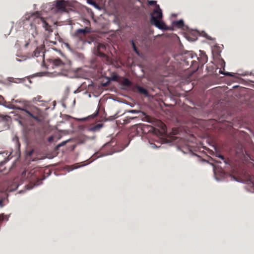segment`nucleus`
<instances>
[{"instance_id":"f257e3e1","label":"nucleus","mask_w":254,"mask_h":254,"mask_svg":"<svg viewBox=\"0 0 254 254\" xmlns=\"http://www.w3.org/2000/svg\"><path fill=\"white\" fill-rule=\"evenodd\" d=\"M12 103L13 104L19 103L21 105L17 106L13 104V108L24 111L37 122L42 123L44 121L45 117L44 112L36 106L30 105L27 101L18 100H13Z\"/></svg>"},{"instance_id":"f03ea898","label":"nucleus","mask_w":254,"mask_h":254,"mask_svg":"<svg viewBox=\"0 0 254 254\" xmlns=\"http://www.w3.org/2000/svg\"><path fill=\"white\" fill-rule=\"evenodd\" d=\"M29 20L32 21V24H40L49 32H52L51 26L46 21L45 19L41 17L39 12H36L28 17Z\"/></svg>"},{"instance_id":"7ed1b4c3","label":"nucleus","mask_w":254,"mask_h":254,"mask_svg":"<svg viewBox=\"0 0 254 254\" xmlns=\"http://www.w3.org/2000/svg\"><path fill=\"white\" fill-rule=\"evenodd\" d=\"M91 32V28L86 27L84 29L76 30L74 34V36L78 38L80 41H83L86 35Z\"/></svg>"},{"instance_id":"20e7f679","label":"nucleus","mask_w":254,"mask_h":254,"mask_svg":"<svg viewBox=\"0 0 254 254\" xmlns=\"http://www.w3.org/2000/svg\"><path fill=\"white\" fill-rule=\"evenodd\" d=\"M162 17V10L159 5H157L151 14L150 22L158 19H161Z\"/></svg>"},{"instance_id":"39448f33","label":"nucleus","mask_w":254,"mask_h":254,"mask_svg":"<svg viewBox=\"0 0 254 254\" xmlns=\"http://www.w3.org/2000/svg\"><path fill=\"white\" fill-rule=\"evenodd\" d=\"M66 2L65 0H62L57 1L56 8L57 12H61L66 11Z\"/></svg>"},{"instance_id":"423d86ee","label":"nucleus","mask_w":254,"mask_h":254,"mask_svg":"<svg viewBox=\"0 0 254 254\" xmlns=\"http://www.w3.org/2000/svg\"><path fill=\"white\" fill-rule=\"evenodd\" d=\"M150 23L160 29L166 30L170 29V28L167 26L161 20V19H158Z\"/></svg>"},{"instance_id":"0eeeda50","label":"nucleus","mask_w":254,"mask_h":254,"mask_svg":"<svg viewBox=\"0 0 254 254\" xmlns=\"http://www.w3.org/2000/svg\"><path fill=\"white\" fill-rule=\"evenodd\" d=\"M52 65L54 68H57L62 70L64 66V64L60 59H57L53 60Z\"/></svg>"},{"instance_id":"6e6552de","label":"nucleus","mask_w":254,"mask_h":254,"mask_svg":"<svg viewBox=\"0 0 254 254\" xmlns=\"http://www.w3.org/2000/svg\"><path fill=\"white\" fill-rule=\"evenodd\" d=\"M131 133L130 134V136H133L134 135H136L139 134L140 132L143 130L142 127L140 126H137L136 125L132 126L130 129Z\"/></svg>"},{"instance_id":"1a4fd4ad","label":"nucleus","mask_w":254,"mask_h":254,"mask_svg":"<svg viewBox=\"0 0 254 254\" xmlns=\"http://www.w3.org/2000/svg\"><path fill=\"white\" fill-rule=\"evenodd\" d=\"M106 50V46L103 44H99L97 47V55L101 57H105L106 55L104 51Z\"/></svg>"},{"instance_id":"9d476101","label":"nucleus","mask_w":254,"mask_h":254,"mask_svg":"<svg viewBox=\"0 0 254 254\" xmlns=\"http://www.w3.org/2000/svg\"><path fill=\"white\" fill-rule=\"evenodd\" d=\"M103 125L102 124H98L89 127L88 130L89 131L95 132L99 130L100 128L103 127Z\"/></svg>"},{"instance_id":"9b49d317","label":"nucleus","mask_w":254,"mask_h":254,"mask_svg":"<svg viewBox=\"0 0 254 254\" xmlns=\"http://www.w3.org/2000/svg\"><path fill=\"white\" fill-rule=\"evenodd\" d=\"M196 59L201 65H203L207 61V56L204 54H202L200 58L196 57Z\"/></svg>"},{"instance_id":"f8f14e48","label":"nucleus","mask_w":254,"mask_h":254,"mask_svg":"<svg viewBox=\"0 0 254 254\" xmlns=\"http://www.w3.org/2000/svg\"><path fill=\"white\" fill-rule=\"evenodd\" d=\"M173 26L179 28H183L184 26V21L183 20L175 21L173 22Z\"/></svg>"},{"instance_id":"ddd939ff","label":"nucleus","mask_w":254,"mask_h":254,"mask_svg":"<svg viewBox=\"0 0 254 254\" xmlns=\"http://www.w3.org/2000/svg\"><path fill=\"white\" fill-rule=\"evenodd\" d=\"M135 88L136 89V90L141 94L145 95H147L148 94L147 90L139 85H136L135 86Z\"/></svg>"},{"instance_id":"4468645a","label":"nucleus","mask_w":254,"mask_h":254,"mask_svg":"<svg viewBox=\"0 0 254 254\" xmlns=\"http://www.w3.org/2000/svg\"><path fill=\"white\" fill-rule=\"evenodd\" d=\"M122 84L124 86L129 87L131 85V82L128 79L124 78L122 82Z\"/></svg>"},{"instance_id":"2eb2a0df","label":"nucleus","mask_w":254,"mask_h":254,"mask_svg":"<svg viewBox=\"0 0 254 254\" xmlns=\"http://www.w3.org/2000/svg\"><path fill=\"white\" fill-rule=\"evenodd\" d=\"M32 102L34 103H37L38 102H44V101L41 96L38 95L32 99Z\"/></svg>"},{"instance_id":"dca6fc26","label":"nucleus","mask_w":254,"mask_h":254,"mask_svg":"<svg viewBox=\"0 0 254 254\" xmlns=\"http://www.w3.org/2000/svg\"><path fill=\"white\" fill-rule=\"evenodd\" d=\"M41 52V50L40 48H37L34 51L32 57H38L40 56V53Z\"/></svg>"},{"instance_id":"f3484780","label":"nucleus","mask_w":254,"mask_h":254,"mask_svg":"<svg viewBox=\"0 0 254 254\" xmlns=\"http://www.w3.org/2000/svg\"><path fill=\"white\" fill-rule=\"evenodd\" d=\"M191 66H192V67L195 68V70H197L198 68H199V65H200L199 63L194 60L192 61L191 62Z\"/></svg>"},{"instance_id":"a211bd4d","label":"nucleus","mask_w":254,"mask_h":254,"mask_svg":"<svg viewBox=\"0 0 254 254\" xmlns=\"http://www.w3.org/2000/svg\"><path fill=\"white\" fill-rule=\"evenodd\" d=\"M131 45L133 49V51L137 54H138V51L137 50V48L135 46V44L133 40H131Z\"/></svg>"},{"instance_id":"6ab92c4d","label":"nucleus","mask_w":254,"mask_h":254,"mask_svg":"<svg viewBox=\"0 0 254 254\" xmlns=\"http://www.w3.org/2000/svg\"><path fill=\"white\" fill-rule=\"evenodd\" d=\"M103 155H101V153H100V152H96V153H95L93 155V160H95L100 157H101Z\"/></svg>"},{"instance_id":"aec40b11","label":"nucleus","mask_w":254,"mask_h":254,"mask_svg":"<svg viewBox=\"0 0 254 254\" xmlns=\"http://www.w3.org/2000/svg\"><path fill=\"white\" fill-rule=\"evenodd\" d=\"M13 140L15 142L16 145L17 146V148H19L20 144V143L19 142L18 138L16 136L13 138Z\"/></svg>"},{"instance_id":"412c9836","label":"nucleus","mask_w":254,"mask_h":254,"mask_svg":"<svg viewBox=\"0 0 254 254\" xmlns=\"http://www.w3.org/2000/svg\"><path fill=\"white\" fill-rule=\"evenodd\" d=\"M4 103V98L3 97L0 95V105H3Z\"/></svg>"},{"instance_id":"4be33fe9","label":"nucleus","mask_w":254,"mask_h":254,"mask_svg":"<svg viewBox=\"0 0 254 254\" xmlns=\"http://www.w3.org/2000/svg\"><path fill=\"white\" fill-rule=\"evenodd\" d=\"M4 200V198H2L0 200V207H2L4 206L3 201Z\"/></svg>"},{"instance_id":"5701e85b","label":"nucleus","mask_w":254,"mask_h":254,"mask_svg":"<svg viewBox=\"0 0 254 254\" xmlns=\"http://www.w3.org/2000/svg\"><path fill=\"white\" fill-rule=\"evenodd\" d=\"M112 79L114 81H117L118 79V75H114L112 77Z\"/></svg>"},{"instance_id":"b1692460","label":"nucleus","mask_w":254,"mask_h":254,"mask_svg":"<svg viewBox=\"0 0 254 254\" xmlns=\"http://www.w3.org/2000/svg\"><path fill=\"white\" fill-rule=\"evenodd\" d=\"M153 130L152 131L155 133V134H157L158 132H159V130L157 129H155V128H152Z\"/></svg>"},{"instance_id":"393cba45","label":"nucleus","mask_w":254,"mask_h":254,"mask_svg":"<svg viewBox=\"0 0 254 254\" xmlns=\"http://www.w3.org/2000/svg\"><path fill=\"white\" fill-rule=\"evenodd\" d=\"M33 152H34V150H31L29 151L28 152L27 155L30 156L32 155V154H33Z\"/></svg>"},{"instance_id":"a878e982","label":"nucleus","mask_w":254,"mask_h":254,"mask_svg":"<svg viewBox=\"0 0 254 254\" xmlns=\"http://www.w3.org/2000/svg\"><path fill=\"white\" fill-rule=\"evenodd\" d=\"M65 144V142H64V141L62 143H61L59 144V145H58L57 148H59V147H61V146H63Z\"/></svg>"},{"instance_id":"bb28decb","label":"nucleus","mask_w":254,"mask_h":254,"mask_svg":"<svg viewBox=\"0 0 254 254\" xmlns=\"http://www.w3.org/2000/svg\"><path fill=\"white\" fill-rule=\"evenodd\" d=\"M54 140V137L53 136H50L48 138V141L49 142H52Z\"/></svg>"},{"instance_id":"cd10ccee","label":"nucleus","mask_w":254,"mask_h":254,"mask_svg":"<svg viewBox=\"0 0 254 254\" xmlns=\"http://www.w3.org/2000/svg\"><path fill=\"white\" fill-rule=\"evenodd\" d=\"M129 112L132 113H137L138 112L135 110H131L129 111Z\"/></svg>"},{"instance_id":"c85d7f7f","label":"nucleus","mask_w":254,"mask_h":254,"mask_svg":"<svg viewBox=\"0 0 254 254\" xmlns=\"http://www.w3.org/2000/svg\"><path fill=\"white\" fill-rule=\"evenodd\" d=\"M98 114V110H97V111H96V113H95L94 114H93V115H92V118H94V117H96V116H97Z\"/></svg>"},{"instance_id":"c756f323","label":"nucleus","mask_w":254,"mask_h":254,"mask_svg":"<svg viewBox=\"0 0 254 254\" xmlns=\"http://www.w3.org/2000/svg\"><path fill=\"white\" fill-rule=\"evenodd\" d=\"M218 157L221 158L222 160H224L225 159L224 157L222 155H219Z\"/></svg>"},{"instance_id":"7c9ffc66","label":"nucleus","mask_w":254,"mask_h":254,"mask_svg":"<svg viewBox=\"0 0 254 254\" xmlns=\"http://www.w3.org/2000/svg\"><path fill=\"white\" fill-rule=\"evenodd\" d=\"M225 75H230V76H233V75L232 74H233V73H229V72H228V73H224Z\"/></svg>"},{"instance_id":"2f4dec72","label":"nucleus","mask_w":254,"mask_h":254,"mask_svg":"<svg viewBox=\"0 0 254 254\" xmlns=\"http://www.w3.org/2000/svg\"><path fill=\"white\" fill-rule=\"evenodd\" d=\"M154 2H155V1H150L149 2V3H150V4H153L154 3Z\"/></svg>"},{"instance_id":"473e14b6","label":"nucleus","mask_w":254,"mask_h":254,"mask_svg":"<svg viewBox=\"0 0 254 254\" xmlns=\"http://www.w3.org/2000/svg\"><path fill=\"white\" fill-rule=\"evenodd\" d=\"M28 45H29V43H28V42L26 43L25 44V47H26H26H28Z\"/></svg>"},{"instance_id":"72a5a7b5","label":"nucleus","mask_w":254,"mask_h":254,"mask_svg":"<svg viewBox=\"0 0 254 254\" xmlns=\"http://www.w3.org/2000/svg\"><path fill=\"white\" fill-rule=\"evenodd\" d=\"M131 120H133L134 119H136V117H130L129 118Z\"/></svg>"},{"instance_id":"f704fd0d","label":"nucleus","mask_w":254,"mask_h":254,"mask_svg":"<svg viewBox=\"0 0 254 254\" xmlns=\"http://www.w3.org/2000/svg\"><path fill=\"white\" fill-rule=\"evenodd\" d=\"M3 220V217L0 215V222L2 221Z\"/></svg>"},{"instance_id":"c9c22d12","label":"nucleus","mask_w":254,"mask_h":254,"mask_svg":"<svg viewBox=\"0 0 254 254\" xmlns=\"http://www.w3.org/2000/svg\"><path fill=\"white\" fill-rule=\"evenodd\" d=\"M164 127H165V125H163L162 129H163V130H164Z\"/></svg>"},{"instance_id":"e433bc0d","label":"nucleus","mask_w":254,"mask_h":254,"mask_svg":"<svg viewBox=\"0 0 254 254\" xmlns=\"http://www.w3.org/2000/svg\"><path fill=\"white\" fill-rule=\"evenodd\" d=\"M80 120L84 121L85 120V118L81 119Z\"/></svg>"},{"instance_id":"4c0bfd02","label":"nucleus","mask_w":254,"mask_h":254,"mask_svg":"<svg viewBox=\"0 0 254 254\" xmlns=\"http://www.w3.org/2000/svg\"><path fill=\"white\" fill-rule=\"evenodd\" d=\"M223 64H225L224 61H223Z\"/></svg>"},{"instance_id":"58836bf2","label":"nucleus","mask_w":254,"mask_h":254,"mask_svg":"<svg viewBox=\"0 0 254 254\" xmlns=\"http://www.w3.org/2000/svg\"><path fill=\"white\" fill-rule=\"evenodd\" d=\"M1 153H0V154H1Z\"/></svg>"}]
</instances>
